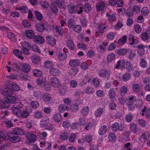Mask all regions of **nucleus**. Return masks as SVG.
Here are the masks:
<instances>
[{"label":"nucleus","instance_id":"nucleus-32","mask_svg":"<svg viewBox=\"0 0 150 150\" xmlns=\"http://www.w3.org/2000/svg\"><path fill=\"white\" fill-rule=\"evenodd\" d=\"M108 96L110 98H114L116 95V92L115 89L112 88L108 91Z\"/></svg>","mask_w":150,"mask_h":150},{"label":"nucleus","instance_id":"nucleus-64","mask_svg":"<svg viewBox=\"0 0 150 150\" xmlns=\"http://www.w3.org/2000/svg\"><path fill=\"white\" fill-rule=\"evenodd\" d=\"M74 30L77 33H80L82 30V28L80 25H75L73 27Z\"/></svg>","mask_w":150,"mask_h":150},{"label":"nucleus","instance_id":"nucleus-5","mask_svg":"<svg viewBox=\"0 0 150 150\" xmlns=\"http://www.w3.org/2000/svg\"><path fill=\"white\" fill-rule=\"evenodd\" d=\"M136 97L133 95H131L128 97L125 100L126 104L128 105H132L136 101Z\"/></svg>","mask_w":150,"mask_h":150},{"label":"nucleus","instance_id":"nucleus-3","mask_svg":"<svg viewBox=\"0 0 150 150\" xmlns=\"http://www.w3.org/2000/svg\"><path fill=\"white\" fill-rule=\"evenodd\" d=\"M26 137L28 139V140L26 141V142L28 144L34 142L36 140V136L31 132H28L27 134Z\"/></svg>","mask_w":150,"mask_h":150},{"label":"nucleus","instance_id":"nucleus-57","mask_svg":"<svg viewBox=\"0 0 150 150\" xmlns=\"http://www.w3.org/2000/svg\"><path fill=\"white\" fill-rule=\"evenodd\" d=\"M67 57V55L66 54L61 53L59 54L58 59L62 61L66 59Z\"/></svg>","mask_w":150,"mask_h":150},{"label":"nucleus","instance_id":"nucleus-22","mask_svg":"<svg viewBox=\"0 0 150 150\" xmlns=\"http://www.w3.org/2000/svg\"><path fill=\"white\" fill-rule=\"evenodd\" d=\"M51 99L50 94L47 93H44L42 96V99L46 103L50 102Z\"/></svg>","mask_w":150,"mask_h":150},{"label":"nucleus","instance_id":"nucleus-31","mask_svg":"<svg viewBox=\"0 0 150 150\" xmlns=\"http://www.w3.org/2000/svg\"><path fill=\"white\" fill-rule=\"evenodd\" d=\"M128 50H129V52H127V53H128V57L130 59L132 60L136 56V54L134 51H131L129 49H128Z\"/></svg>","mask_w":150,"mask_h":150},{"label":"nucleus","instance_id":"nucleus-30","mask_svg":"<svg viewBox=\"0 0 150 150\" xmlns=\"http://www.w3.org/2000/svg\"><path fill=\"white\" fill-rule=\"evenodd\" d=\"M43 116V113L38 111L35 112L33 115V116L34 118L37 119L42 118Z\"/></svg>","mask_w":150,"mask_h":150},{"label":"nucleus","instance_id":"nucleus-13","mask_svg":"<svg viewBox=\"0 0 150 150\" xmlns=\"http://www.w3.org/2000/svg\"><path fill=\"white\" fill-rule=\"evenodd\" d=\"M13 91L10 88H6L4 89L1 92V94L4 95L10 96L13 94Z\"/></svg>","mask_w":150,"mask_h":150},{"label":"nucleus","instance_id":"nucleus-28","mask_svg":"<svg viewBox=\"0 0 150 150\" xmlns=\"http://www.w3.org/2000/svg\"><path fill=\"white\" fill-rule=\"evenodd\" d=\"M46 38L47 42L49 44L54 45L56 44V40L50 36H47Z\"/></svg>","mask_w":150,"mask_h":150},{"label":"nucleus","instance_id":"nucleus-6","mask_svg":"<svg viewBox=\"0 0 150 150\" xmlns=\"http://www.w3.org/2000/svg\"><path fill=\"white\" fill-rule=\"evenodd\" d=\"M129 128L132 132L134 134H136L141 132V129L138 128L136 124L134 123H132L130 124Z\"/></svg>","mask_w":150,"mask_h":150},{"label":"nucleus","instance_id":"nucleus-16","mask_svg":"<svg viewBox=\"0 0 150 150\" xmlns=\"http://www.w3.org/2000/svg\"><path fill=\"white\" fill-rule=\"evenodd\" d=\"M49 122V119L48 118H43L40 121V126L41 127H46L48 125Z\"/></svg>","mask_w":150,"mask_h":150},{"label":"nucleus","instance_id":"nucleus-38","mask_svg":"<svg viewBox=\"0 0 150 150\" xmlns=\"http://www.w3.org/2000/svg\"><path fill=\"white\" fill-rule=\"evenodd\" d=\"M133 68V66L131 63L129 61L126 62V69L129 72L132 71Z\"/></svg>","mask_w":150,"mask_h":150},{"label":"nucleus","instance_id":"nucleus-18","mask_svg":"<svg viewBox=\"0 0 150 150\" xmlns=\"http://www.w3.org/2000/svg\"><path fill=\"white\" fill-rule=\"evenodd\" d=\"M68 10L69 12L72 14L77 13L78 10L77 6H74L71 5H69L67 6Z\"/></svg>","mask_w":150,"mask_h":150},{"label":"nucleus","instance_id":"nucleus-26","mask_svg":"<svg viewBox=\"0 0 150 150\" xmlns=\"http://www.w3.org/2000/svg\"><path fill=\"white\" fill-rule=\"evenodd\" d=\"M30 66L28 64L23 63V64L22 69L25 72H29L30 70Z\"/></svg>","mask_w":150,"mask_h":150},{"label":"nucleus","instance_id":"nucleus-43","mask_svg":"<svg viewBox=\"0 0 150 150\" xmlns=\"http://www.w3.org/2000/svg\"><path fill=\"white\" fill-rule=\"evenodd\" d=\"M95 91L94 88L88 86L85 89V92L88 94H92Z\"/></svg>","mask_w":150,"mask_h":150},{"label":"nucleus","instance_id":"nucleus-9","mask_svg":"<svg viewBox=\"0 0 150 150\" xmlns=\"http://www.w3.org/2000/svg\"><path fill=\"white\" fill-rule=\"evenodd\" d=\"M25 35L28 38L33 39L35 37L34 31L31 30H27L25 31Z\"/></svg>","mask_w":150,"mask_h":150},{"label":"nucleus","instance_id":"nucleus-4","mask_svg":"<svg viewBox=\"0 0 150 150\" xmlns=\"http://www.w3.org/2000/svg\"><path fill=\"white\" fill-rule=\"evenodd\" d=\"M50 81L52 86L55 88H59L60 86V81L56 77H52Z\"/></svg>","mask_w":150,"mask_h":150},{"label":"nucleus","instance_id":"nucleus-60","mask_svg":"<svg viewBox=\"0 0 150 150\" xmlns=\"http://www.w3.org/2000/svg\"><path fill=\"white\" fill-rule=\"evenodd\" d=\"M127 39V37L126 36H123L121 38L118 40V43L119 44L123 45L126 42Z\"/></svg>","mask_w":150,"mask_h":150},{"label":"nucleus","instance_id":"nucleus-52","mask_svg":"<svg viewBox=\"0 0 150 150\" xmlns=\"http://www.w3.org/2000/svg\"><path fill=\"white\" fill-rule=\"evenodd\" d=\"M93 83L95 88L98 87L100 84V82L99 79L98 78H94L92 80Z\"/></svg>","mask_w":150,"mask_h":150},{"label":"nucleus","instance_id":"nucleus-41","mask_svg":"<svg viewBox=\"0 0 150 150\" xmlns=\"http://www.w3.org/2000/svg\"><path fill=\"white\" fill-rule=\"evenodd\" d=\"M35 25L36 29L38 31L42 32L45 29L44 25L43 24H41L40 23H37Z\"/></svg>","mask_w":150,"mask_h":150},{"label":"nucleus","instance_id":"nucleus-2","mask_svg":"<svg viewBox=\"0 0 150 150\" xmlns=\"http://www.w3.org/2000/svg\"><path fill=\"white\" fill-rule=\"evenodd\" d=\"M124 125L122 124H119L117 122H114L112 125V131L115 132H117L119 130L122 131L124 129Z\"/></svg>","mask_w":150,"mask_h":150},{"label":"nucleus","instance_id":"nucleus-53","mask_svg":"<svg viewBox=\"0 0 150 150\" xmlns=\"http://www.w3.org/2000/svg\"><path fill=\"white\" fill-rule=\"evenodd\" d=\"M116 34L115 32H110L107 35V38L108 40H111L114 39Z\"/></svg>","mask_w":150,"mask_h":150},{"label":"nucleus","instance_id":"nucleus-42","mask_svg":"<svg viewBox=\"0 0 150 150\" xmlns=\"http://www.w3.org/2000/svg\"><path fill=\"white\" fill-rule=\"evenodd\" d=\"M33 73L35 76L37 77L41 76L42 74L40 70L36 69H34L33 71Z\"/></svg>","mask_w":150,"mask_h":150},{"label":"nucleus","instance_id":"nucleus-47","mask_svg":"<svg viewBox=\"0 0 150 150\" xmlns=\"http://www.w3.org/2000/svg\"><path fill=\"white\" fill-rule=\"evenodd\" d=\"M55 2L59 8H64L65 6V4L63 0H56Z\"/></svg>","mask_w":150,"mask_h":150},{"label":"nucleus","instance_id":"nucleus-36","mask_svg":"<svg viewBox=\"0 0 150 150\" xmlns=\"http://www.w3.org/2000/svg\"><path fill=\"white\" fill-rule=\"evenodd\" d=\"M103 113V109L101 108H98L94 113V115L96 117H100Z\"/></svg>","mask_w":150,"mask_h":150},{"label":"nucleus","instance_id":"nucleus-8","mask_svg":"<svg viewBox=\"0 0 150 150\" xmlns=\"http://www.w3.org/2000/svg\"><path fill=\"white\" fill-rule=\"evenodd\" d=\"M125 61L121 59L117 62V64L115 65V68L116 69H119L121 70H123L125 68Z\"/></svg>","mask_w":150,"mask_h":150},{"label":"nucleus","instance_id":"nucleus-37","mask_svg":"<svg viewBox=\"0 0 150 150\" xmlns=\"http://www.w3.org/2000/svg\"><path fill=\"white\" fill-rule=\"evenodd\" d=\"M67 23L68 27L69 28H73L75 24L74 20L72 18L69 19Z\"/></svg>","mask_w":150,"mask_h":150},{"label":"nucleus","instance_id":"nucleus-24","mask_svg":"<svg viewBox=\"0 0 150 150\" xmlns=\"http://www.w3.org/2000/svg\"><path fill=\"white\" fill-rule=\"evenodd\" d=\"M128 90V88L126 86H122L121 87L120 91V93L121 96H124L126 94Z\"/></svg>","mask_w":150,"mask_h":150},{"label":"nucleus","instance_id":"nucleus-21","mask_svg":"<svg viewBox=\"0 0 150 150\" xmlns=\"http://www.w3.org/2000/svg\"><path fill=\"white\" fill-rule=\"evenodd\" d=\"M80 64L78 59H72L70 61L69 65L71 67H75L79 66Z\"/></svg>","mask_w":150,"mask_h":150},{"label":"nucleus","instance_id":"nucleus-27","mask_svg":"<svg viewBox=\"0 0 150 150\" xmlns=\"http://www.w3.org/2000/svg\"><path fill=\"white\" fill-rule=\"evenodd\" d=\"M50 73L53 76H58L60 74V72L58 69L52 68L50 69Z\"/></svg>","mask_w":150,"mask_h":150},{"label":"nucleus","instance_id":"nucleus-7","mask_svg":"<svg viewBox=\"0 0 150 150\" xmlns=\"http://www.w3.org/2000/svg\"><path fill=\"white\" fill-rule=\"evenodd\" d=\"M29 115V112L27 110H24L21 111L20 110L19 113L18 114V117L23 118H25L28 117Z\"/></svg>","mask_w":150,"mask_h":150},{"label":"nucleus","instance_id":"nucleus-33","mask_svg":"<svg viewBox=\"0 0 150 150\" xmlns=\"http://www.w3.org/2000/svg\"><path fill=\"white\" fill-rule=\"evenodd\" d=\"M13 54L18 57V58L21 59H23V57H22V52L21 51L18 49H15L13 51Z\"/></svg>","mask_w":150,"mask_h":150},{"label":"nucleus","instance_id":"nucleus-56","mask_svg":"<svg viewBox=\"0 0 150 150\" xmlns=\"http://www.w3.org/2000/svg\"><path fill=\"white\" fill-rule=\"evenodd\" d=\"M133 90L135 92L137 93L139 92L140 90V86L138 83H135L133 84L132 86Z\"/></svg>","mask_w":150,"mask_h":150},{"label":"nucleus","instance_id":"nucleus-19","mask_svg":"<svg viewBox=\"0 0 150 150\" xmlns=\"http://www.w3.org/2000/svg\"><path fill=\"white\" fill-rule=\"evenodd\" d=\"M16 100V98L15 96H11V95L8 96L5 98V101L7 103H13Z\"/></svg>","mask_w":150,"mask_h":150},{"label":"nucleus","instance_id":"nucleus-40","mask_svg":"<svg viewBox=\"0 0 150 150\" xmlns=\"http://www.w3.org/2000/svg\"><path fill=\"white\" fill-rule=\"evenodd\" d=\"M68 134L67 132L61 133L59 136V139L62 141L66 140L68 139Z\"/></svg>","mask_w":150,"mask_h":150},{"label":"nucleus","instance_id":"nucleus-61","mask_svg":"<svg viewBox=\"0 0 150 150\" xmlns=\"http://www.w3.org/2000/svg\"><path fill=\"white\" fill-rule=\"evenodd\" d=\"M17 9L18 10L21 11L22 13H26L28 11V9L25 6H23L21 7H18Z\"/></svg>","mask_w":150,"mask_h":150},{"label":"nucleus","instance_id":"nucleus-1","mask_svg":"<svg viewBox=\"0 0 150 150\" xmlns=\"http://www.w3.org/2000/svg\"><path fill=\"white\" fill-rule=\"evenodd\" d=\"M98 74L100 77L103 78L105 80H108L110 79L111 74L110 71L104 69L99 70Z\"/></svg>","mask_w":150,"mask_h":150},{"label":"nucleus","instance_id":"nucleus-49","mask_svg":"<svg viewBox=\"0 0 150 150\" xmlns=\"http://www.w3.org/2000/svg\"><path fill=\"white\" fill-rule=\"evenodd\" d=\"M67 108V106L63 104H60L58 107V110L60 112H63L65 111Z\"/></svg>","mask_w":150,"mask_h":150},{"label":"nucleus","instance_id":"nucleus-12","mask_svg":"<svg viewBox=\"0 0 150 150\" xmlns=\"http://www.w3.org/2000/svg\"><path fill=\"white\" fill-rule=\"evenodd\" d=\"M105 7V3L104 1H101L97 4L96 8L97 11H103Z\"/></svg>","mask_w":150,"mask_h":150},{"label":"nucleus","instance_id":"nucleus-25","mask_svg":"<svg viewBox=\"0 0 150 150\" xmlns=\"http://www.w3.org/2000/svg\"><path fill=\"white\" fill-rule=\"evenodd\" d=\"M53 119L57 122H59L62 120V117L59 113L54 114L52 117Z\"/></svg>","mask_w":150,"mask_h":150},{"label":"nucleus","instance_id":"nucleus-48","mask_svg":"<svg viewBox=\"0 0 150 150\" xmlns=\"http://www.w3.org/2000/svg\"><path fill=\"white\" fill-rule=\"evenodd\" d=\"M8 107V104L4 101L0 100V108L5 109Z\"/></svg>","mask_w":150,"mask_h":150},{"label":"nucleus","instance_id":"nucleus-58","mask_svg":"<svg viewBox=\"0 0 150 150\" xmlns=\"http://www.w3.org/2000/svg\"><path fill=\"white\" fill-rule=\"evenodd\" d=\"M141 13L144 16H146L149 14V10L147 7L144 6L141 9Z\"/></svg>","mask_w":150,"mask_h":150},{"label":"nucleus","instance_id":"nucleus-46","mask_svg":"<svg viewBox=\"0 0 150 150\" xmlns=\"http://www.w3.org/2000/svg\"><path fill=\"white\" fill-rule=\"evenodd\" d=\"M108 137L111 142H114L116 140V136L113 132L110 133L108 134Z\"/></svg>","mask_w":150,"mask_h":150},{"label":"nucleus","instance_id":"nucleus-59","mask_svg":"<svg viewBox=\"0 0 150 150\" xmlns=\"http://www.w3.org/2000/svg\"><path fill=\"white\" fill-rule=\"evenodd\" d=\"M134 28L135 32L138 34H140L142 31V28L139 25H134Z\"/></svg>","mask_w":150,"mask_h":150},{"label":"nucleus","instance_id":"nucleus-63","mask_svg":"<svg viewBox=\"0 0 150 150\" xmlns=\"http://www.w3.org/2000/svg\"><path fill=\"white\" fill-rule=\"evenodd\" d=\"M115 57V55L112 53L108 54L107 57V61L108 62H111L114 60Z\"/></svg>","mask_w":150,"mask_h":150},{"label":"nucleus","instance_id":"nucleus-10","mask_svg":"<svg viewBox=\"0 0 150 150\" xmlns=\"http://www.w3.org/2000/svg\"><path fill=\"white\" fill-rule=\"evenodd\" d=\"M149 136L150 135L149 132H144L141 135L139 140L142 142H144L149 139Z\"/></svg>","mask_w":150,"mask_h":150},{"label":"nucleus","instance_id":"nucleus-51","mask_svg":"<svg viewBox=\"0 0 150 150\" xmlns=\"http://www.w3.org/2000/svg\"><path fill=\"white\" fill-rule=\"evenodd\" d=\"M7 36L11 41H14L16 40V36L11 32H9L7 33Z\"/></svg>","mask_w":150,"mask_h":150},{"label":"nucleus","instance_id":"nucleus-34","mask_svg":"<svg viewBox=\"0 0 150 150\" xmlns=\"http://www.w3.org/2000/svg\"><path fill=\"white\" fill-rule=\"evenodd\" d=\"M106 15L108 17V19L110 21L112 22L115 21L116 17L115 14H111L107 13Z\"/></svg>","mask_w":150,"mask_h":150},{"label":"nucleus","instance_id":"nucleus-62","mask_svg":"<svg viewBox=\"0 0 150 150\" xmlns=\"http://www.w3.org/2000/svg\"><path fill=\"white\" fill-rule=\"evenodd\" d=\"M123 80L126 81L129 80L131 77V74L130 73H127L124 74L122 76Z\"/></svg>","mask_w":150,"mask_h":150},{"label":"nucleus","instance_id":"nucleus-45","mask_svg":"<svg viewBox=\"0 0 150 150\" xmlns=\"http://www.w3.org/2000/svg\"><path fill=\"white\" fill-rule=\"evenodd\" d=\"M89 110V107L86 106L83 108L81 112V113L83 116H86L88 113Z\"/></svg>","mask_w":150,"mask_h":150},{"label":"nucleus","instance_id":"nucleus-15","mask_svg":"<svg viewBox=\"0 0 150 150\" xmlns=\"http://www.w3.org/2000/svg\"><path fill=\"white\" fill-rule=\"evenodd\" d=\"M67 45L69 48L71 50H73L75 48V45L73 40H68L67 42Z\"/></svg>","mask_w":150,"mask_h":150},{"label":"nucleus","instance_id":"nucleus-11","mask_svg":"<svg viewBox=\"0 0 150 150\" xmlns=\"http://www.w3.org/2000/svg\"><path fill=\"white\" fill-rule=\"evenodd\" d=\"M12 134L17 135H22L24 133V131L22 129L18 128L16 127L13 129Z\"/></svg>","mask_w":150,"mask_h":150},{"label":"nucleus","instance_id":"nucleus-14","mask_svg":"<svg viewBox=\"0 0 150 150\" xmlns=\"http://www.w3.org/2000/svg\"><path fill=\"white\" fill-rule=\"evenodd\" d=\"M149 35L150 36V30L148 29L141 34V37L143 40L146 41L149 39Z\"/></svg>","mask_w":150,"mask_h":150},{"label":"nucleus","instance_id":"nucleus-55","mask_svg":"<svg viewBox=\"0 0 150 150\" xmlns=\"http://www.w3.org/2000/svg\"><path fill=\"white\" fill-rule=\"evenodd\" d=\"M139 65L142 68H146L147 67V62L144 59H142L140 61Z\"/></svg>","mask_w":150,"mask_h":150},{"label":"nucleus","instance_id":"nucleus-20","mask_svg":"<svg viewBox=\"0 0 150 150\" xmlns=\"http://www.w3.org/2000/svg\"><path fill=\"white\" fill-rule=\"evenodd\" d=\"M108 130V127L106 125L101 126L98 130V133L100 135H103L105 134Z\"/></svg>","mask_w":150,"mask_h":150},{"label":"nucleus","instance_id":"nucleus-54","mask_svg":"<svg viewBox=\"0 0 150 150\" xmlns=\"http://www.w3.org/2000/svg\"><path fill=\"white\" fill-rule=\"evenodd\" d=\"M128 49H121L119 50L117 52L118 54L120 55H125L129 51Z\"/></svg>","mask_w":150,"mask_h":150},{"label":"nucleus","instance_id":"nucleus-44","mask_svg":"<svg viewBox=\"0 0 150 150\" xmlns=\"http://www.w3.org/2000/svg\"><path fill=\"white\" fill-rule=\"evenodd\" d=\"M46 81V79L43 77L39 78L36 80V82L39 85L43 84L45 83Z\"/></svg>","mask_w":150,"mask_h":150},{"label":"nucleus","instance_id":"nucleus-39","mask_svg":"<svg viewBox=\"0 0 150 150\" xmlns=\"http://www.w3.org/2000/svg\"><path fill=\"white\" fill-rule=\"evenodd\" d=\"M54 28V29L56 30V32H58L59 35H62L63 34V33L62 28L60 25L55 26Z\"/></svg>","mask_w":150,"mask_h":150},{"label":"nucleus","instance_id":"nucleus-17","mask_svg":"<svg viewBox=\"0 0 150 150\" xmlns=\"http://www.w3.org/2000/svg\"><path fill=\"white\" fill-rule=\"evenodd\" d=\"M34 38H35V42L40 44H42L45 41L43 37L40 35H36L35 36Z\"/></svg>","mask_w":150,"mask_h":150},{"label":"nucleus","instance_id":"nucleus-35","mask_svg":"<svg viewBox=\"0 0 150 150\" xmlns=\"http://www.w3.org/2000/svg\"><path fill=\"white\" fill-rule=\"evenodd\" d=\"M31 60L35 64H37L40 62L39 57L36 55H34L32 56Z\"/></svg>","mask_w":150,"mask_h":150},{"label":"nucleus","instance_id":"nucleus-23","mask_svg":"<svg viewBox=\"0 0 150 150\" xmlns=\"http://www.w3.org/2000/svg\"><path fill=\"white\" fill-rule=\"evenodd\" d=\"M107 45V43L106 42H103L98 46V49L99 51L103 52L106 50V46Z\"/></svg>","mask_w":150,"mask_h":150},{"label":"nucleus","instance_id":"nucleus-29","mask_svg":"<svg viewBox=\"0 0 150 150\" xmlns=\"http://www.w3.org/2000/svg\"><path fill=\"white\" fill-rule=\"evenodd\" d=\"M70 109L72 112H77L79 109V105L76 103H74L71 105Z\"/></svg>","mask_w":150,"mask_h":150},{"label":"nucleus","instance_id":"nucleus-50","mask_svg":"<svg viewBox=\"0 0 150 150\" xmlns=\"http://www.w3.org/2000/svg\"><path fill=\"white\" fill-rule=\"evenodd\" d=\"M9 140L12 142H17L21 140V139L18 136H12L10 138Z\"/></svg>","mask_w":150,"mask_h":150}]
</instances>
